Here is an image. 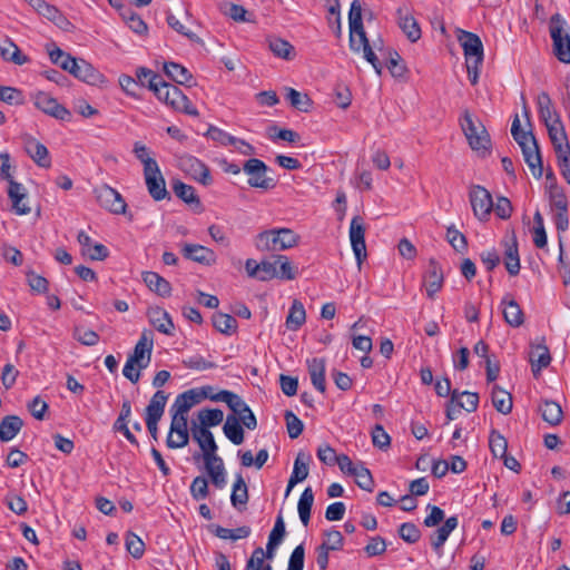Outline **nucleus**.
<instances>
[{
  "label": "nucleus",
  "mask_w": 570,
  "mask_h": 570,
  "mask_svg": "<svg viewBox=\"0 0 570 570\" xmlns=\"http://www.w3.org/2000/svg\"><path fill=\"white\" fill-rule=\"evenodd\" d=\"M142 279L148 288L159 296L166 297L170 295L171 286L169 282L159 274L155 272H145L142 274Z\"/></svg>",
  "instance_id": "nucleus-34"
},
{
  "label": "nucleus",
  "mask_w": 570,
  "mask_h": 570,
  "mask_svg": "<svg viewBox=\"0 0 570 570\" xmlns=\"http://www.w3.org/2000/svg\"><path fill=\"white\" fill-rule=\"evenodd\" d=\"M537 102L540 118L544 125L552 122L554 119H560L559 115L553 109L551 98L547 92L539 94Z\"/></svg>",
  "instance_id": "nucleus-43"
},
{
  "label": "nucleus",
  "mask_w": 570,
  "mask_h": 570,
  "mask_svg": "<svg viewBox=\"0 0 570 570\" xmlns=\"http://www.w3.org/2000/svg\"><path fill=\"white\" fill-rule=\"evenodd\" d=\"M150 324L160 333L166 335L174 334V323L169 314L160 307H150L147 312Z\"/></svg>",
  "instance_id": "nucleus-24"
},
{
  "label": "nucleus",
  "mask_w": 570,
  "mask_h": 570,
  "mask_svg": "<svg viewBox=\"0 0 570 570\" xmlns=\"http://www.w3.org/2000/svg\"><path fill=\"white\" fill-rule=\"evenodd\" d=\"M423 284L425 286L426 295L429 298H433L434 295L442 288L443 272L436 262H430L424 275Z\"/></svg>",
  "instance_id": "nucleus-23"
},
{
  "label": "nucleus",
  "mask_w": 570,
  "mask_h": 570,
  "mask_svg": "<svg viewBox=\"0 0 570 570\" xmlns=\"http://www.w3.org/2000/svg\"><path fill=\"white\" fill-rule=\"evenodd\" d=\"M549 203L552 212L568 210L567 196L557 185H551L549 188Z\"/></svg>",
  "instance_id": "nucleus-53"
},
{
  "label": "nucleus",
  "mask_w": 570,
  "mask_h": 570,
  "mask_svg": "<svg viewBox=\"0 0 570 570\" xmlns=\"http://www.w3.org/2000/svg\"><path fill=\"white\" fill-rule=\"evenodd\" d=\"M154 348V335L149 330H144L136 343L132 353L128 355L130 362L137 364L138 368H147L151 361Z\"/></svg>",
  "instance_id": "nucleus-12"
},
{
  "label": "nucleus",
  "mask_w": 570,
  "mask_h": 570,
  "mask_svg": "<svg viewBox=\"0 0 570 570\" xmlns=\"http://www.w3.org/2000/svg\"><path fill=\"white\" fill-rule=\"evenodd\" d=\"M190 495L194 500H204L208 495V482L204 476H196L190 484Z\"/></svg>",
  "instance_id": "nucleus-64"
},
{
  "label": "nucleus",
  "mask_w": 570,
  "mask_h": 570,
  "mask_svg": "<svg viewBox=\"0 0 570 570\" xmlns=\"http://www.w3.org/2000/svg\"><path fill=\"white\" fill-rule=\"evenodd\" d=\"M397 23L407 39L412 42L421 38V29L407 6L399 7L396 10Z\"/></svg>",
  "instance_id": "nucleus-19"
},
{
  "label": "nucleus",
  "mask_w": 570,
  "mask_h": 570,
  "mask_svg": "<svg viewBox=\"0 0 570 570\" xmlns=\"http://www.w3.org/2000/svg\"><path fill=\"white\" fill-rule=\"evenodd\" d=\"M23 426V421L18 415H7L0 422V440L9 442L17 436Z\"/></svg>",
  "instance_id": "nucleus-32"
},
{
  "label": "nucleus",
  "mask_w": 570,
  "mask_h": 570,
  "mask_svg": "<svg viewBox=\"0 0 570 570\" xmlns=\"http://www.w3.org/2000/svg\"><path fill=\"white\" fill-rule=\"evenodd\" d=\"M32 99L35 106L48 116L62 121H69L71 119V112L49 94L38 91L33 95Z\"/></svg>",
  "instance_id": "nucleus-13"
},
{
  "label": "nucleus",
  "mask_w": 570,
  "mask_h": 570,
  "mask_svg": "<svg viewBox=\"0 0 570 570\" xmlns=\"http://www.w3.org/2000/svg\"><path fill=\"white\" fill-rule=\"evenodd\" d=\"M191 434L193 439L198 443L200 450L203 451L204 462L219 458L217 455L218 446L215 442L213 433L208 429L198 428L197 423L193 422Z\"/></svg>",
  "instance_id": "nucleus-16"
},
{
  "label": "nucleus",
  "mask_w": 570,
  "mask_h": 570,
  "mask_svg": "<svg viewBox=\"0 0 570 570\" xmlns=\"http://www.w3.org/2000/svg\"><path fill=\"white\" fill-rule=\"evenodd\" d=\"M469 198L474 216L480 222H487L493 208V199L490 191L480 185H472Z\"/></svg>",
  "instance_id": "nucleus-8"
},
{
  "label": "nucleus",
  "mask_w": 570,
  "mask_h": 570,
  "mask_svg": "<svg viewBox=\"0 0 570 570\" xmlns=\"http://www.w3.org/2000/svg\"><path fill=\"white\" fill-rule=\"evenodd\" d=\"M269 49L272 52L283 59L289 60L293 57L294 47L286 40L273 38L269 40Z\"/></svg>",
  "instance_id": "nucleus-59"
},
{
  "label": "nucleus",
  "mask_w": 570,
  "mask_h": 570,
  "mask_svg": "<svg viewBox=\"0 0 570 570\" xmlns=\"http://www.w3.org/2000/svg\"><path fill=\"white\" fill-rule=\"evenodd\" d=\"M511 134H512L513 139L521 147V150H523L524 148H528V147L532 148L533 145L537 144V140H535L534 136L532 135V132L523 131L520 128V120H519L518 116H515L512 121Z\"/></svg>",
  "instance_id": "nucleus-48"
},
{
  "label": "nucleus",
  "mask_w": 570,
  "mask_h": 570,
  "mask_svg": "<svg viewBox=\"0 0 570 570\" xmlns=\"http://www.w3.org/2000/svg\"><path fill=\"white\" fill-rule=\"evenodd\" d=\"M549 137L554 147L556 154L566 153L570 154V146L567 141V135L560 119H554L552 122L546 125Z\"/></svg>",
  "instance_id": "nucleus-25"
},
{
  "label": "nucleus",
  "mask_w": 570,
  "mask_h": 570,
  "mask_svg": "<svg viewBox=\"0 0 570 570\" xmlns=\"http://www.w3.org/2000/svg\"><path fill=\"white\" fill-rule=\"evenodd\" d=\"M492 404L495 410L502 414H509L512 411V396L498 385L492 389Z\"/></svg>",
  "instance_id": "nucleus-42"
},
{
  "label": "nucleus",
  "mask_w": 570,
  "mask_h": 570,
  "mask_svg": "<svg viewBox=\"0 0 570 570\" xmlns=\"http://www.w3.org/2000/svg\"><path fill=\"white\" fill-rule=\"evenodd\" d=\"M299 236L289 228L263 230L255 237V247L261 252H282L295 247Z\"/></svg>",
  "instance_id": "nucleus-1"
},
{
  "label": "nucleus",
  "mask_w": 570,
  "mask_h": 570,
  "mask_svg": "<svg viewBox=\"0 0 570 570\" xmlns=\"http://www.w3.org/2000/svg\"><path fill=\"white\" fill-rule=\"evenodd\" d=\"M252 530L247 525L238 527L236 529H227L224 527H217L215 529V535L219 539L224 540H238V539H245L250 534Z\"/></svg>",
  "instance_id": "nucleus-57"
},
{
  "label": "nucleus",
  "mask_w": 570,
  "mask_h": 570,
  "mask_svg": "<svg viewBox=\"0 0 570 570\" xmlns=\"http://www.w3.org/2000/svg\"><path fill=\"white\" fill-rule=\"evenodd\" d=\"M307 368L313 386L321 393H324L326 390L325 360L322 357H313L312 360H307Z\"/></svg>",
  "instance_id": "nucleus-28"
},
{
  "label": "nucleus",
  "mask_w": 570,
  "mask_h": 570,
  "mask_svg": "<svg viewBox=\"0 0 570 570\" xmlns=\"http://www.w3.org/2000/svg\"><path fill=\"white\" fill-rule=\"evenodd\" d=\"M63 70L70 72L79 80L89 85H97L102 81L104 76L88 61L83 59L67 58Z\"/></svg>",
  "instance_id": "nucleus-10"
},
{
  "label": "nucleus",
  "mask_w": 570,
  "mask_h": 570,
  "mask_svg": "<svg viewBox=\"0 0 570 570\" xmlns=\"http://www.w3.org/2000/svg\"><path fill=\"white\" fill-rule=\"evenodd\" d=\"M306 321V312L304 305L295 299L292 303L288 315L286 317V327L291 331H297Z\"/></svg>",
  "instance_id": "nucleus-39"
},
{
  "label": "nucleus",
  "mask_w": 570,
  "mask_h": 570,
  "mask_svg": "<svg viewBox=\"0 0 570 570\" xmlns=\"http://www.w3.org/2000/svg\"><path fill=\"white\" fill-rule=\"evenodd\" d=\"M136 81L140 86H147L151 91H156L159 83H161L163 77L155 73L153 70L140 67L136 70Z\"/></svg>",
  "instance_id": "nucleus-50"
},
{
  "label": "nucleus",
  "mask_w": 570,
  "mask_h": 570,
  "mask_svg": "<svg viewBox=\"0 0 570 570\" xmlns=\"http://www.w3.org/2000/svg\"><path fill=\"white\" fill-rule=\"evenodd\" d=\"M504 321L512 327L523 324V312L519 304L508 296L502 299Z\"/></svg>",
  "instance_id": "nucleus-33"
},
{
  "label": "nucleus",
  "mask_w": 570,
  "mask_h": 570,
  "mask_svg": "<svg viewBox=\"0 0 570 570\" xmlns=\"http://www.w3.org/2000/svg\"><path fill=\"white\" fill-rule=\"evenodd\" d=\"M511 134H512L513 139L521 147V150H523L524 148H528V147L532 148L533 145L537 144V140H535L534 136L532 135V132L523 131L520 128V120H519L518 116H515L512 121Z\"/></svg>",
  "instance_id": "nucleus-49"
},
{
  "label": "nucleus",
  "mask_w": 570,
  "mask_h": 570,
  "mask_svg": "<svg viewBox=\"0 0 570 570\" xmlns=\"http://www.w3.org/2000/svg\"><path fill=\"white\" fill-rule=\"evenodd\" d=\"M213 325L220 333L232 335L237 328V321L229 314L216 313L213 315Z\"/></svg>",
  "instance_id": "nucleus-51"
},
{
  "label": "nucleus",
  "mask_w": 570,
  "mask_h": 570,
  "mask_svg": "<svg viewBox=\"0 0 570 570\" xmlns=\"http://www.w3.org/2000/svg\"><path fill=\"white\" fill-rule=\"evenodd\" d=\"M0 55L4 60L19 66L28 61L27 56L22 55L19 47L8 37L0 38Z\"/></svg>",
  "instance_id": "nucleus-31"
},
{
  "label": "nucleus",
  "mask_w": 570,
  "mask_h": 570,
  "mask_svg": "<svg viewBox=\"0 0 570 570\" xmlns=\"http://www.w3.org/2000/svg\"><path fill=\"white\" fill-rule=\"evenodd\" d=\"M550 362L551 355L546 345H537L532 348L530 353V363L534 376H537L542 368L549 366Z\"/></svg>",
  "instance_id": "nucleus-35"
},
{
  "label": "nucleus",
  "mask_w": 570,
  "mask_h": 570,
  "mask_svg": "<svg viewBox=\"0 0 570 570\" xmlns=\"http://www.w3.org/2000/svg\"><path fill=\"white\" fill-rule=\"evenodd\" d=\"M348 24H350V48L353 52H363V56L367 53V49H372L370 46L366 32L364 30L362 20V6L358 0H354L351 3L348 12Z\"/></svg>",
  "instance_id": "nucleus-4"
},
{
  "label": "nucleus",
  "mask_w": 570,
  "mask_h": 570,
  "mask_svg": "<svg viewBox=\"0 0 570 570\" xmlns=\"http://www.w3.org/2000/svg\"><path fill=\"white\" fill-rule=\"evenodd\" d=\"M314 503V493L311 487H307L303 493L301 494V498L297 503V510L298 515L304 524V527H307L311 519V510Z\"/></svg>",
  "instance_id": "nucleus-40"
},
{
  "label": "nucleus",
  "mask_w": 570,
  "mask_h": 570,
  "mask_svg": "<svg viewBox=\"0 0 570 570\" xmlns=\"http://www.w3.org/2000/svg\"><path fill=\"white\" fill-rule=\"evenodd\" d=\"M154 94L160 101H164L173 109L189 116H198L197 108L177 86L168 83L163 79Z\"/></svg>",
  "instance_id": "nucleus-5"
},
{
  "label": "nucleus",
  "mask_w": 570,
  "mask_h": 570,
  "mask_svg": "<svg viewBox=\"0 0 570 570\" xmlns=\"http://www.w3.org/2000/svg\"><path fill=\"white\" fill-rule=\"evenodd\" d=\"M0 100L8 105H22L24 96L21 90L13 87H0Z\"/></svg>",
  "instance_id": "nucleus-62"
},
{
  "label": "nucleus",
  "mask_w": 570,
  "mask_h": 570,
  "mask_svg": "<svg viewBox=\"0 0 570 570\" xmlns=\"http://www.w3.org/2000/svg\"><path fill=\"white\" fill-rule=\"evenodd\" d=\"M206 135L223 146H236L238 144V138L215 126H209Z\"/></svg>",
  "instance_id": "nucleus-60"
},
{
  "label": "nucleus",
  "mask_w": 570,
  "mask_h": 570,
  "mask_svg": "<svg viewBox=\"0 0 570 570\" xmlns=\"http://www.w3.org/2000/svg\"><path fill=\"white\" fill-rule=\"evenodd\" d=\"M232 505L239 509L248 502V489L242 474L236 475L230 494Z\"/></svg>",
  "instance_id": "nucleus-38"
},
{
  "label": "nucleus",
  "mask_w": 570,
  "mask_h": 570,
  "mask_svg": "<svg viewBox=\"0 0 570 570\" xmlns=\"http://www.w3.org/2000/svg\"><path fill=\"white\" fill-rule=\"evenodd\" d=\"M524 161L529 166L532 175L535 178H540L543 174L542 159L539 150L538 144L533 145V147H528L522 150Z\"/></svg>",
  "instance_id": "nucleus-37"
},
{
  "label": "nucleus",
  "mask_w": 570,
  "mask_h": 570,
  "mask_svg": "<svg viewBox=\"0 0 570 570\" xmlns=\"http://www.w3.org/2000/svg\"><path fill=\"white\" fill-rule=\"evenodd\" d=\"M126 549L135 559H140L145 552V543L137 534L128 532L126 535Z\"/></svg>",
  "instance_id": "nucleus-61"
},
{
  "label": "nucleus",
  "mask_w": 570,
  "mask_h": 570,
  "mask_svg": "<svg viewBox=\"0 0 570 570\" xmlns=\"http://www.w3.org/2000/svg\"><path fill=\"white\" fill-rule=\"evenodd\" d=\"M533 223V244L538 248H543L547 246L548 239L544 229L543 217L539 210L534 213Z\"/></svg>",
  "instance_id": "nucleus-58"
},
{
  "label": "nucleus",
  "mask_w": 570,
  "mask_h": 570,
  "mask_svg": "<svg viewBox=\"0 0 570 570\" xmlns=\"http://www.w3.org/2000/svg\"><path fill=\"white\" fill-rule=\"evenodd\" d=\"M504 247V266L511 276H515L520 272V256L518 249V240L512 233L502 240Z\"/></svg>",
  "instance_id": "nucleus-20"
},
{
  "label": "nucleus",
  "mask_w": 570,
  "mask_h": 570,
  "mask_svg": "<svg viewBox=\"0 0 570 570\" xmlns=\"http://www.w3.org/2000/svg\"><path fill=\"white\" fill-rule=\"evenodd\" d=\"M461 128L473 150H489L491 146L490 135L485 127L474 120L472 115L465 110L461 119Z\"/></svg>",
  "instance_id": "nucleus-6"
},
{
  "label": "nucleus",
  "mask_w": 570,
  "mask_h": 570,
  "mask_svg": "<svg viewBox=\"0 0 570 570\" xmlns=\"http://www.w3.org/2000/svg\"><path fill=\"white\" fill-rule=\"evenodd\" d=\"M459 41L465 57L468 78L472 85H476L480 68L483 63V43L479 36L469 31H461Z\"/></svg>",
  "instance_id": "nucleus-2"
},
{
  "label": "nucleus",
  "mask_w": 570,
  "mask_h": 570,
  "mask_svg": "<svg viewBox=\"0 0 570 570\" xmlns=\"http://www.w3.org/2000/svg\"><path fill=\"white\" fill-rule=\"evenodd\" d=\"M23 147L26 153L40 167L49 168L51 160L48 148L31 136L23 137Z\"/></svg>",
  "instance_id": "nucleus-21"
},
{
  "label": "nucleus",
  "mask_w": 570,
  "mask_h": 570,
  "mask_svg": "<svg viewBox=\"0 0 570 570\" xmlns=\"http://www.w3.org/2000/svg\"><path fill=\"white\" fill-rule=\"evenodd\" d=\"M350 240L357 264L366 258L365 225L361 216H354L350 224Z\"/></svg>",
  "instance_id": "nucleus-15"
},
{
  "label": "nucleus",
  "mask_w": 570,
  "mask_h": 570,
  "mask_svg": "<svg viewBox=\"0 0 570 570\" xmlns=\"http://www.w3.org/2000/svg\"><path fill=\"white\" fill-rule=\"evenodd\" d=\"M179 167L199 184L204 186H210L213 184L210 170L200 159L191 155H184L179 158Z\"/></svg>",
  "instance_id": "nucleus-11"
},
{
  "label": "nucleus",
  "mask_w": 570,
  "mask_h": 570,
  "mask_svg": "<svg viewBox=\"0 0 570 570\" xmlns=\"http://www.w3.org/2000/svg\"><path fill=\"white\" fill-rule=\"evenodd\" d=\"M446 238L451 246L459 253H463L468 248V242L465 236L459 232L454 226H451L446 230Z\"/></svg>",
  "instance_id": "nucleus-63"
},
{
  "label": "nucleus",
  "mask_w": 570,
  "mask_h": 570,
  "mask_svg": "<svg viewBox=\"0 0 570 570\" xmlns=\"http://www.w3.org/2000/svg\"><path fill=\"white\" fill-rule=\"evenodd\" d=\"M173 190L175 195L186 204H196L197 206L200 205V200L196 195L195 188L193 186L177 180L173 184Z\"/></svg>",
  "instance_id": "nucleus-52"
},
{
  "label": "nucleus",
  "mask_w": 570,
  "mask_h": 570,
  "mask_svg": "<svg viewBox=\"0 0 570 570\" xmlns=\"http://www.w3.org/2000/svg\"><path fill=\"white\" fill-rule=\"evenodd\" d=\"M166 75L179 85H187L193 76L187 68L176 62H166L164 65Z\"/></svg>",
  "instance_id": "nucleus-45"
},
{
  "label": "nucleus",
  "mask_w": 570,
  "mask_h": 570,
  "mask_svg": "<svg viewBox=\"0 0 570 570\" xmlns=\"http://www.w3.org/2000/svg\"><path fill=\"white\" fill-rule=\"evenodd\" d=\"M542 419L550 425H558L562 421V409L559 403L546 400L540 405Z\"/></svg>",
  "instance_id": "nucleus-41"
},
{
  "label": "nucleus",
  "mask_w": 570,
  "mask_h": 570,
  "mask_svg": "<svg viewBox=\"0 0 570 570\" xmlns=\"http://www.w3.org/2000/svg\"><path fill=\"white\" fill-rule=\"evenodd\" d=\"M200 402L197 389H191L178 394L170 407L171 413L187 415L188 411Z\"/></svg>",
  "instance_id": "nucleus-27"
},
{
  "label": "nucleus",
  "mask_w": 570,
  "mask_h": 570,
  "mask_svg": "<svg viewBox=\"0 0 570 570\" xmlns=\"http://www.w3.org/2000/svg\"><path fill=\"white\" fill-rule=\"evenodd\" d=\"M198 428H212L219 425L224 420V413L219 409H203L198 411Z\"/></svg>",
  "instance_id": "nucleus-46"
},
{
  "label": "nucleus",
  "mask_w": 570,
  "mask_h": 570,
  "mask_svg": "<svg viewBox=\"0 0 570 570\" xmlns=\"http://www.w3.org/2000/svg\"><path fill=\"white\" fill-rule=\"evenodd\" d=\"M77 239L81 246L82 255L88 256L92 261H104L108 257V248L99 243L94 244L91 237L85 232H79Z\"/></svg>",
  "instance_id": "nucleus-22"
},
{
  "label": "nucleus",
  "mask_w": 570,
  "mask_h": 570,
  "mask_svg": "<svg viewBox=\"0 0 570 570\" xmlns=\"http://www.w3.org/2000/svg\"><path fill=\"white\" fill-rule=\"evenodd\" d=\"M8 196L12 202V209L17 215H27L31 212L30 207L26 203L27 194L22 184L17 183L16 180H10Z\"/></svg>",
  "instance_id": "nucleus-26"
},
{
  "label": "nucleus",
  "mask_w": 570,
  "mask_h": 570,
  "mask_svg": "<svg viewBox=\"0 0 570 570\" xmlns=\"http://www.w3.org/2000/svg\"><path fill=\"white\" fill-rule=\"evenodd\" d=\"M286 98L291 106L299 111L307 112L311 108L312 101L309 97L293 88L287 89Z\"/></svg>",
  "instance_id": "nucleus-54"
},
{
  "label": "nucleus",
  "mask_w": 570,
  "mask_h": 570,
  "mask_svg": "<svg viewBox=\"0 0 570 570\" xmlns=\"http://www.w3.org/2000/svg\"><path fill=\"white\" fill-rule=\"evenodd\" d=\"M145 183L149 195L156 200H163L168 196L166 189V181L160 171L159 166L148 167V170H144Z\"/></svg>",
  "instance_id": "nucleus-17"
},
{
  "label": "nucleus",
  "mask_w": 570,
  "mask_h": 570,
  "mask_svg": "<svg viewBox=\"0 0 570 570\" xmlns=\"http://www.w3.org/2000/svg\"><path fill=\"white\" fill-rule=\"evenodd\" d=\"M168 395L164 391H157L149 401L146 407V425L150 436L157 441L158 439V422L164 415L165 406Z\"/></svg>",
  "instance_id": "nucleus-9"
},
{
  "label": "nucleus",
  "mask_w": 570,
  "mask_h": 570,
  "mask_svg": "<svg viewBox=\"0 0 570 570\" xmlns=\"http://www.w3.org/2000/svg\"><path fill=\"white\" fill-rule=\"evenodd\" d=\"M549 33L552 39L554 56L559 61L570 63V26L560 13L551 16Z\"/></svg>",
  "instance_id": "nucleus-3"
},
{
  "label": "nucleus",
  "mask_w": 570,
  "mask_h": 570,
  "mask_svg": "<svg viewBox=\"0 0 570 570\" xmlns=\"http://www.w3.org/2000/svg\"><path fill=\"white\" fill-rule=\"evenodd\" d=\"M180 252L186 259L205 266H212L217 261V256L213 249L199 244L185 243Z\"/></svg>",
  "instance_id": "nucleus-18"
},
{
  "label": "nucleus",
  "mask_w": 570,
  "mask_h": 570,
  "mask_svg": "<svg viewBox=\"0 0 570 570\" xmlns=\"http://www.w3.org/2000/svg\"><path fill=\"white\" fill-rule=\"evenodd\" d=\"M311 461V455L298 453L295 461L293 471L291 474L292 484H297L304 481L308 476V463Z\"/></svg>",
  "instance_id": "nucleus-44"
},
{
  "label": "nucleus",
  "mask_w": 570,
  "mask_h": 570,
  "mask_svg": "<svg viewBox=\"0 0 570 570\" xmlns=\"http://www.w3.org/2000/svg\"><path fill=\"white\" fill-rule=\"evenodd\" d=\"M243 170L248 176L247 183L250 187L268 190L276 186L275 179L267 176L268 167L261 159L246 160Z\"/></svg>",
  "instance_id": "nucleus-7"
},
{
  "label": "nucleus",
  "mask_w": 570,
  "mask_h": 570,
  "mask_svg": "<svg viewBox=\"0 0 570 570\" xmlns=\"http://www.w3.org/2000/svg\"><path fill=\"white\" fill-rule=\"evenodd\" d=\"M489 446L494 458H502L508 451V441L500 432L492 430L489 436Z\"/></svg>",
  "instance_id": "nucleus-55"
},
{
  "label": "nucleus",
  "mask_w": 570,
  "mask_h": 570,
  "mask_svg": "<svg viewBox=\"0 0 570 570\" xmlns=\"http://www.w3.org/2000/svg\"><path fill=\"white\" fill-rule=\"evenodd\" d=\"M96 199L101 207L112 214H125L126 202L122 196L108 185H102L95 189Z\"/></svg>",
  "instance_id": "nucleus-14"
},
{
  "label": "nucleus",
  "mask_w": 570,
  "mask_h": 570,
  "mask_svg": "<svg viewBox=\"0 0 570 570\" xmlns=\"http://www.w3.org/2000/svg\"><path fill=\"white\" fill-rule=\"evenodd\" d=\"M204 463H205V469L212 480V483L217 489L225 488L227 484V473H226V470L224 466L223 459L219 456V458H216L215 460H209Z\"/></svg>",
  "instance_id": "nucleus-30"
},
{
  "label": "nucleus",
  "mask_w": 570,
  "mask_h": 570,
  "mask_svg": "<svg viewBox=\"0 0 570 570\" xmlns=\"http://www.w3.org/2000/svg\"><path fill=\"white\" fill-rule=\"evenodd\" d=\"M239 404L240 406L230 409L233 411V415H235L239 423H242L245 428L248 430H255L257 426V420L254 415L253 411L249 409V406L246 404V402L239 396Z\"/></svg>",
  "instance_id": "nucleus-47"
},
{
  "label": "nucleus",
  "mask_w": 570,
  "mask_h": 570,
  "mask_svg": "<svg viewBox=\"0 0 570 570\" xmlns=\"http://www.w3.org/2000/svg\"><path fill=\"white\" fill-rule=\"evenodd\" d=\"M458 524H459L458 517L456 515L450 517L444 521L443 525H441L435 531V534H433L431 537V546L436 553H439V554L442 553V547L444 546V543L448 540L451 532L456 529Z\"/></svg>",
  "instance_id": "nucleus-29"
},
{
  "label": "nucleus",
  "mask_w": 570,
  "mask_h": 570,
  "mask_svg": "<svg viewBox=\"0 0 570 570\" xmlns=\"http://www.w3.org/2000/svg\"><path fill=\"white\" fill-rule=\"evenodd\" d=\"M352 476L355 478V482L361 489L368 492L373 491L374 480L372 473L367 468L364 466L362 462L357 463V469Z\"/></svg>",
  "instance_id": "nucleus-56"
},
{
  "label": "nucleus",
  "mask_w": 570,
  "mask_h": 570,
  "mask_svg": "<svg viewBox=\"0 0 570 570\" xmlns=\"http://www.w3.org/2000/svg\"><path fill=\"white\" fill-rule=\"evenodd\" d=\"M223 431L225 436L235 445L244 442V430L235 415H227Z\"/></svg>",
  "instance_id": "nucleus-36"
}]
</instances>
